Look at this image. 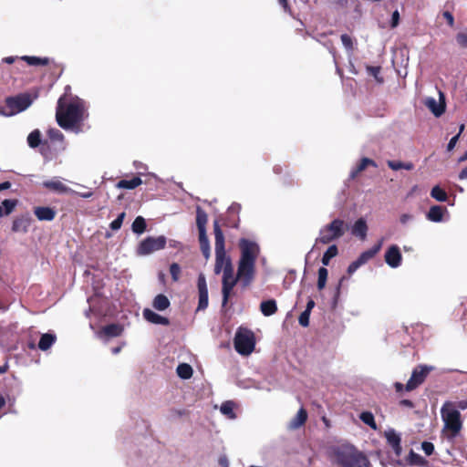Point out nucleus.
Returning <instances> with one entry per match:
<instances>
[{"label":"nucleus","mask_w":467,"mask_h":467,"mask_svg":"<svg viewBox=\"0 0 467 467\" xmlns=\"http://www.w3.org/2000/svg\"><path fill=\"white\" fill-rule=\"evenodd\" d=\"M88 116L85 102L78 97L70 98L69 101H67V95L58 99L56 108V120L63 130H72L76 133L81 132Z\"/></svg>","instance_id":"nucleus-1"},{"label":"nucleus","mask_w":467,"mask_h":467,"mask_svg":"<svg viewBox=\"0 0 467 467\" xmlns=\"http://www.w3.org/2000/svg\"><path fill=\"white\" fill-rule=\"evenodd\" d=\"M241 256L238 262L236 279L242 287H248L255 276V262L259 254V246L253 241L242 238L239 242Z\"/></svg>","instance_id":"nucleus-2"},{"label":"nucleus","mask_w":467,"mask_h":467,"mask_svg":"<svg viewBox=\"0 0 467 467\" xmlns=\"http://www.w3.org/2000/svg\"><path fill=\"white\" fill-rule=\"evenodd\" d=\"M441 416L444 423L442 432L448 440H454L463 426L460 410H455L450 401H445L441 408Z\"/></svg>","instance_id":"nucleus-3"},{"label":"nucleus","mask_w":467,"mask_h":467,"mask_svg":"<svg viewBox=\"0 0 467 467\" xmlns=\"http://www.w3.org/2000/svg\"><path fill=\"white\" fill-rule=\"evenodd\" d=\"M213 234L215 246L214 273L218 275L222 271H226L228 265H230V272L234 271L232 260L229 256L226 255L224 235L218 220L213 221Z\"/></svg>","instance_id":"nucleus-4"},{"label":"nucleus","mask_w":467,"mask_h":467,"mask_svg":"<svg viewBox=\"0 0 467 467\" xmlns=\"http://www.w3.org/2000/svg\"><path fill=\"white\" fill-rule=\"evenodd\" d=\"M38 97V92L36 91L32 96L30 93H19L16 96L6 97L5 99V106L0 105V115L5 117H11L16 115L28 109L33 101Z\"/></svg>","instance_id":"nucleus-5"},{"label":"nucleus","mask_w":467,"mask_h":467,"mask_svg":"<svg viewBox=\"0 0 467 467\" xmlns=\"http://www.w3.org/2000/svg\"><path fill=\"white\" fill-rule=\"evenodd\" d=\"M336 458L341 467H372L367 455L354 447L337 451Z\"/></svg>","instance_id":"nucleus-6"},{"label":"nucleus","mask_w":467,"mask_h":467,"mask_svg":"<svg viewBox=\"0 0 467 467\" xmlns=\"http://www.w3.org/2000/svg\"><path fill=\"white\" fill-rule=\"evenodd\" d=\"M348 229V225L341 219H335L330 223L325 225L319 231V235L316 239V244H328L333 241L341 238Z\"/></svg>","instance_id":"nucleus-7"},{"label":"nucleus","mask_w":467,"mask_h":467,"mask_svg":"<svg viewBox=\"0 0 467 467\" xmlns=\"http://www.w3.org/2000/svg\"><path fill=\"white\" fill-rule=\"evenodd\" d=\"M431 370V367L427 365H418L413 368L411 376L405 385L400 382L394 383L395 391L397 393H401L404 390L412 391L416 389L426 380Z\"/></svg>","instance_id":"nucleus-8"},{"label":"nucleus","mask_w":467,"mask_h":467,"mask_svg":"<svg viewBox=\"0 0 467 467\" xmlns=\"http://www.w3.org/2000/svg\"><path fill=\"white\" fill-rule=\"evenodd\" d=\"M234 346L237 353L243 356L250 355L255 347V337L252 330L239 327L234 338Z\"/></svg>","instance_id":"nucleus-9"},{"label":"nucleus","mask_w":467,"mask_h":467,"mask_svg":"<svg viewBox=\"0 0 467 467\" xmlns=\"http://www.w3.org/2000/svg\"><path fill=\"white\" fill-rule=\"evenodd\" d=\"M207 222L208 215L206 212L198 206L196 209V225L199 232V244L201 252L206 260L211 255L210 243L206 234Z\"/></svg>","instance_id":"nucleus-10"},{"label":"nucleus","mask_w":467,"mask_h":467,"mask_svg":"<svg viewBox=\"0 0 467 467\" xmlns=\"http://www.w3.org/2000/svg\"><path fill=\"white\" fill-rule=\"evenodd\" d=\"M165 245L166 238L163 235L158 237L148 236L140 243L137 252L140 255H147L165 248Z\"/></svg>","instance_id":"nucleus-11"},{"label":"nucleus","mask_w":467,"mask_h":467,"mask_svg":"<svg viewBox=\"0 0 467 467\" xmlns=\"http://www.w3.org/2000/svg\"><path fill=\"white\" fill-rule=\"evenodd\" d=\"M237 281H239V279L234 277V271L230 272V265H228L226 271H223L222 280L223 306H226L228 303Z\"/></svg>","instance_id":"nucleus-12"},{"label":"nucleus","mask_w":467,"mask_h":467,"mask_svg":"<svg viewBox=\"0 0 467 467\" xmlns=\"http://www.w3.org/2000/svg\"><path fill=\"white\" fill-rule=\"evenodd\" d=\"M197 288L199 296L197 311L205 310L208 307L209 298L206 278L202 273L198 275Z\"/></svg>","instance_id":"nucleus-13"},{"label":"nucleus","mask_w":467,"mask_h":467,"mask_svg":"<svg viewBox=\"0 0 467 467\" xmlns=\"http://www.w3.org/2000/svg\"><path fill=\"white\" fill-rule=\"evenodd\" d=\"M385 262L392 268H397L401 265L402 255L400 248L396 244H392L385 253Z\"/></svg>","instance_id":"nucleus-14"},{"label":"nucleus","mask_w":467,"mask_h":467,"mask_svg":"<svg viewBox=\"0 0 467 467\" xmlns=\"http://www.w3.org/2000/svg\"><path fill=\"white\" fill-rule=\"evenodd\" d=\"M32 223V218L29 214L21 215L13 221L12 231L14 233H27Z\"/></svg>","instance_id":"nucleus-15"},{"label":"nucleus","mask_w":467,"mask_h":467,"mask_svg":"<svg viewBox=\"0 0 467 467\" xmlns=\"http://www.w3.org/2000/svg\"><path fill=\"white\" fill-rule=\"evenodd\" d=\"M440 96L441 99V101L440 102H437L434 98H428L425 102V105L433 113L435 117L441 116L445 111V102L443 94L440 93Z\"/></svg>","instance_id":"nucleus-16"},{"label":"nucleus","mask_w":467,"mask_h":467,"mask_svg":"<svg viewBox=\"0 0 467 467\" xmlns=\"http://www.w3.org/2000/svg\"><path fill=\"white\" fill-rule=\"evenodd\" d=\"M34 214L39 221H53L57 212L54 208L47 206H36L34 208Z\"/></svg>","instance_id":"nucleus-17"},{"label":"nucleus","mask_w":467,"mask_h":467,"mask_svg":"<svg viewBox=\"0 0 467 467\" xmlns=\"http://www.w3.org/2000/svg\"><path fill=\"white\" fill-rule=\"evenodd\" d=\"M143 317L150 323L156 325L169 326V318L162 317L150 308H145L142 312Z\"/></svg>","instance_id":"nucleus-18"},{"label":"nucleus","mask_w":467,"mask_h":467,"mask_svg":"<svg viewBox=\"0 0 467 467\" xmlns=\"http://www.w3.org/2000/svg\"><path fill=\"white\" fill-rule=\"evenodd\" d=\"M383 238H381L370 249L361 253L360 255L358 257L357 261L362 265L370 259H372L380 251L383 244Z\"/></svg>","instance_id":"nucleus-19"},{"label":"nucleus","mask_w":467,"mask_h":467,"mask_svg":"<svg viewBox=\"0 0 467 467\" xmlns=\"http://www.w3.org/2000/svg\"><path fill=\"white\" fill-rule=\"evenodd\" d=\"M123 327L119 324H109L101 328V330L99 333V337H117L122 335L123 333Z\"/></svg>","instance_id":"nucleus-20"},{"label":"nucleus","mask_w":467,"mask_h":467,"mask_svg":"<svg viewBox=\"0 0 467 467\" xmlns=\"http://www.w3.org/2000/svg\"><path fill=\"white\" fill-rule=\"evenodd\" d=\"M43 186L52 192H56L58 193H66L71 192V189L69 187H67L62 182L57 179L44 182Z\"/></svg>","instance_id":"nucleus-21"},{"label":"nucleus","mask_w":467,"mask_h":467,"mask_svg":"<svg viewBox=\"0 0 467 467\" xmlns=\"http://www.w3.org/2000/svg\"><path fill=\"white\" fill-rule=\"evenodd\" d=\"M351 233L353 235L359 237L361 240H365L368 233V225L365 219H358L352 226Z\"/></svg>","instance_id":"nucleus-22"},{"label":"nucleus","mask_w":467,"mask_h":467,"mask_svg":"<svg viewBox=\"0 0 467 467\" xmlns=\"http://www.w3.org/2000/svg\"><path fill=\"white\" fill-rule=\"evenodd\" d=\"M386 438L388 444L393 449L395 453L400 456L402 451L400 435L391 431L386 433Z\"/></svg>","instance_id":"nucleus-23"},{"label":"nucleus","mask_w":467,"mask_h":467,"mask_svg":"<svg viewBox=\"0 0 467 467\" xmlns=\"http://www.w3.org/2000/svg\"><path fill=\"white\" fill-rule=\"evenodd\" d=\"M142 183V180L139 176H134L130 180H119L116 187L119 189L133 190Z\"/></svg>","instance_id":"nucleus-24"},{"label":"nucleus","mask_w":467,"mask_h":467,"mask_svg":"<svg viewBox=\"0 0 467 467\" xmlns=\"http://www.w3.org/2000/svg\"><path fill=\"white\" fill-rule=\"evenodd\" d=\"M260 310L265 317H270L277 312V306L275 299H268L261 302Z\"/></svg>","instance_id":"nucleus-25"},{"label":"nucleus","mask_w":467,"mask_h":467,"mask_svg":"<svg viewBox=\"0 0 467 467\" xmlns=\"http://www.w3.org/2000/svg\"><path fill=\"white\" fill-rule=\"evenodd\" d=\"M377 167V163L372 159L364 157L360 160L357 167L351 171V178H356L361 171H363L368 166Z\"/></svg>","instance_id":"nucleus-26"},{"label":"nucleus","mask_w":467,"mask_h":467,"mask_svg":"<svg viewBox=\"0 0 467 467\" xmlns=\"http://www.w3.org/2000/svg\"><path fill=\"white\" fill-rule=\"evenodd\" d=\"M170 305L171 302L169 298L163 294L157 295L152 302V306L158 311L166 310L170 306Z\"/></svg>","instance_id":"nucleus-27"},{"label":"nucleus","mask_w":467,"mask_h":467,"mask_svg":"<svg viewBox=\"0 0 467 467\" xmlns=\"http://www.w3.org/2000/svg\"><path fill=\"white\" fill-rule=\"evenodd\" d=\"M56 340L57 337L54 334H43L38 342V348L39 349L46 351L51 348V346L56 342Z\"/></svg>","instance_id":"nucleus-28"},{"label":"nucleus","mask_w":467,"mask_h":467,"mask_svg":"<svg viewBox=\"0 0 467 467\" xmlns=\"http://www.w3.org/2000/svg\"><path fill=\"white\" fill-rule=\"evenodd\" d=\"M445 211V208L439 206V205H433L430 208L427 218L431 222H441L442 221L443 213Z\"/></svg>","instance_id":"nucleus-29"},{"label":"nucleus","mask_w":467,"mask_h":467,"mask_svg":"<svg viewBox=\"0 0 467 467\" xmlns=\"http://www.w3.org/2000/svg\"><path fill=\"white\" fill-rule=\"evenodd\" d=\"M21 59L26 61L27 65L34 67L47 66L50 62L47 57H38L34 56H24Z\"/></svg>","instance_id":"nucleus-30"},{"label":"nucleus","mask_w":467,"mask_h":467,"mask_svg":"<svg viewBox=\"0 0 467 467\" xmlns=\"http://www.w3.org/2000/svg\"><path fill=\"white\" fill-rule=\"evenodd\" d=\"M177 375L182 379H189L192 378L193 370L191 365L187 363H181L176 368Z\"/></svg>","instance_id":"nucleus-31"},{"label":"nucleus","mask_w":467,"mask_h":467,"mask_svg":"<svg viewBox=\"0 0 467 467\" xmlns=\"http://www.w3.org/2000/svg\"><path fill=\"white\" fill-rule=\"evenodd\" d=\"M147 223L142 216H137L132 223L131 230L134 234H141L146 231Z\"/></svg>","instance_id":"nucleus-32"},{"label":"nucleus","mask_w":467,"mask_h":467,"mask_svg":"<svg viewBox=\"0 0 467 467\" xmlns=\"http://www.w3.org/2000/svg\"><path fill=\"white\" fill-rule=\"evenodd\" d=\"M338 254V248L336 244L330 245L324 253L321 262L324 265H328L330 260Z\"/></svg>","instance_id":"nucleus-33"},{"label":"nucleus","mask_w":467,"mask_h":467,"mask_svg":"<svg viewBox=\"0 0 467 467\" xmlns=\"http://www.w3.org/2000/svg\"><path fill=\"white\" fill-rule=\"evenodd\" d=\"M388 166L393 171H399L401 169L411 171L414 168L412 162H402L400 161H388Z\"/></svg>","instance_id":"nucleus-34"},{"label":"nucleus","mask_w":467,"mask_h":467,"mask_svg":"<svg viewBox=\"0 0 467 467\" xmlns=\"http://www.w3.org/2000/svg\"><path fill=\"white\" fill-rule=\"evenodd\" d=\"M306 420H307V412L304 408H301L297 411V413H296L295 419L292 420L291 424L294 428H299L306 423Z\"/></svg>","instance_id":"nucleus-35"},{"label":"nucleus","mask_w":467,"mask_h":467,"mask_svg":"<svg viewBox=\"0 0 467 467\" xmlns=\"http://www.w3.org/2000/svg\"><path fill=\"white\" fill-rule=\"evenodd\" d=\"M431 196L438 202H446L448 199L447 192L439 185H436L431 189Z\"/></svg>","instance_id":"nucleus-36"},{"label":"nucleus","mask_w":467,"mask_h":467,"mask_svg":"<svg viewBox=\"0 0 467 467\" xmlns=\"http://www.w3.org/2000/svg\"><path fill=\"white\" fill-rule=\"evenodd\" d=\"M27 143L31 148H36L41 143V132L39 130H34L27 137Z\"/></svg>","instance_id":"nucleus-37"},{"label":"nucleus","mask_w":467,"mask_h":467,"mask_svg":"<svg viewBox=\"0 0 467 467\" xmlns=\"http://www.w3.org/2000/svg\"><path fill=\"white\" fill-rule=\"evenodd\" d=\"M359 419L371 429L377 430V423L374 415L370 411H363L359 415Z\"/></svg>","instance_id":"nucleus-38"},{"label":"nucleus","mask_w":467,"mask_h":467,"mask_svg":"<svg viewBox=\"0 0 467 467\" xmlns=\"http://www.w3.org/2000/svg\"><path fill=\"white\" fill-rule=\"evenodd\" d=\"M234 403L229 400L222 404L220 410L223 415L227 416L229 419H234L236 415L234 411Z\"/></svg>","instance_id":"nucleus-39"},{"label":"nucleus","mask_w":467,"mask_h":467,"mask_svg":"<svg viewBox=\"0 0 467 467\" xmlns=\"http://www.w3.org/2000/svg\"><path fill=\"white\" fill-rule=\"evenodd\" d=\"M328 271L325 267H320L318 269V278H317V288L318 290H323L326 286L327 280Z\"/></svg>","instance_id":"nucleus-40"},{"label":"nucleus","mask_w":467,"mask_h":467,"mask_svg":"<svg viewBox=\"0 0 467 467\" xmlns=\"http://www.w3.org/2000/svg\"><path fill=\"white\" fill-rule=\"evenodd\" d=\"M17 202L18 201L16 199H5L2 202V207H3V210H4V214H10L14 209L16 208V206L17 205Z\"/></svg>","instance_id":"nucleus-41"},{"label":"nucleus","mask_w":467,"mask_h":467,"mask_svg":"<svg viewBox=\"0 0 467 467\" xmlns=\"http://www.w3.org/2000/svg\"><path fill=\"white\" fill-rule=\"evenodd\" d=\"M380 70H381L380 67H374V66H368L367 67V72L370 76L374 77V78L379 83H382L383 82V78L380 77Z\"/></svg>","instance_id":"nucleus-42"},{"label":"nucleus","mask_w":467,"mask_h":467,"mask_svg":"<svg viewBox=\"0 0 467 467\" xmlns=\"http://www.w3.org/2000/svg\"><path fill=\"white\" fill-rule=\"evenodd\" d=\"M125 217H126V213L125 212L120 213L118 215V217L110 223V224H109L110 229L112 231L119 230L123 223Z\"/></svg>","instance_id":"nucleus-43"},{"label":"nucleus","mask_w":467,"mask_h":467,"mask_svg":"<svg viewBox=\"0 0 467 467\" xmlns=\"http://www.w3.org/2000/svg\"><path fill=\"white\" fill-rule=\"evenodd\" d=\"M170 273L171 275V278L174 282H177L180 279L181 275V266L177 263H172L170 265Z\"/></svg>","instance_id":"nucleus-44"},{"label":"nucleus","mask_w":467,"mask_h":467,"mask_svg":"<svg viewBox=\"0 0 467 467\" xmlns=\"http://www.w3.org/2000/svg\"><path fill=\"white\" fill-rule=\"evenodd\" d=\"M185 415H188V411L186 410L171 409L170 410V419L171 420H175V419L181 418Z\"/></svg>","instance_id":"nucleus-45"},{"label":"nucleus","mask_w":467,"mask_h":467,"mask_svg":"<svg viewBox=\"0 0 467 467\" xmlns=\"http://www.w3.org/2000/svg\"><path fill=\"white\" fill-rule=\"evenodd\" d=\"M340 38H341L342 44L348 50L353 49V41H352V38L350 37V36H348V34H343V35H341Z\"/></svg>","instance_id":"nucleus-46"},{"label":"nucleus","mask_w":467,"mask_h":467,"mask_svg":"<svg viewBox=\"0 0 467 467\" xmlns=\"http://www.w3.org/2000/svg\"><path fill=\"white\" fill-rule=\"evenodd\" d=\"M309 317H310V313L303 311L298 317V322H299L300 326H302L304 327H308L309 326Z\"/></svg>","instance_id":"nucleus-47"},{"label":"nucleus","mask_w":467,"mask_h":467,"mask_svg":"<svg viewBox=\"0 0 467 467\" xmlns=\"http://www.w3.org/2000/svg\"><path fill=\"white\" fill-rule=\"evenodd\" d=\"M421 449L427 456H430L434 451V445L430 441H423L421 443Z\"/></svg>","instance_id":"nucleus-48"},{"label":"nucleus","mask_w":467,"mask_h":467,"mask_svg":"<svg viewBox=\"0 0 467 467\" xmlns=\"http://www.w3.org/2000/svg\"><path fill=\"white\" fill-rule=\"evenodd\" d=\"M456 41L462 47H467V33H458Z\"/></svg>","instance_id":"nucleus-49"},{"label":"nucleus","mask_w":467,"mask_h":467,"mask_svg":"<svg viewBox=\"0 0 467 467\" xmlns=\"http://www.w3.org/2000/svg\"><path fill=\"white\" fill-rule=\"evenodd\" d=\"M350 2V4L352 5H354V9H355V12H357L358 14H360L361 13V9H360V3H359V0H339V3L341 5H348V3Z\"/></svg>","instance_id":"nucleus-50"},{"label":"nucleus","mask_w":467,"mask_h":467,"mask_svg":"<svg viewBox=\"0 0 467 467\" xmlns=\"http://www.w3.org/2000/svg\"><path fill=\"white\" fill-rule=\"evenodd\" d=\"M399 23H400V13L398 10H395L391 16L390 27L391 28L397 27Z\"/></svg>","instance_id":"nucleus-51"},{"label":"nucleus","mask_w":467,"mask_h":467,"mask_svg":"<svg viewBox=\"0 0 467 467\" xmlns=\"http://www.w3.org/2000/svg\"><path fill=\"white\" fill-rule=\"evenodd\" d=\"M450 403L454 405L455 410H464L467 409V400H462L459 401H450Z\"/></svg>","instance_id":"nucleus-52"},{"label":"nucleus","mask_w":467,"mask_h":467,"mask_svg":"<svg viewBox=\"0 0 467 467\" xmlns=\"http://www.w3.org/2000/svg\"><path fill=\"white\" fill-rule=\"evenodd\" d=\"M442 16L446 19L447 24L451 27L454 26V17H453L452 14L450 11H444L442 13Z\"/></svg>","instance_id":"nucleus-53"},{"label":"nucleus","mask_w":467,"mask_h":467,"mask_svg":"<svg viewBox=\"0 0 467 467\" xmlns=\"http://www.w3.org/2000/svg\"><path fill=\"white\" fill-rule=\"evenodd\" d=\"M361 266V265L357 261L355 260L354 262H352L348 267V273L349 275H352L353 273H355L359 267Z\"/></svg>","instance_id":"nucleus-54"},{"label":"nucleus","mask_w":467,"mask_h":467,"mask_svg":"<svg viewBox=\"0 0 467 467\" xmlns=\"http://www.w3.org/2000/svg\"><path fill=\"white\" fill-rule=\"evenodd\" d=\"M399 406L409 408V409H413L415 407V404L410 400L404 399V400H400L399 401Z\"/></svg>","instance_id":"nucleus-55"},{"label":"nucleus","mask_w":467,"mask_h":467,"mask_svg":"<svg viewBox=\"0 0 467 467\" xmlns=\"http://www.w3.org/2000/svg\"><path fill=\"white\" fill-rule=\"evenodd\" d=\"M459 137H460V133H458L457 135H455L454 137H452L450 140V141H449V143L447 145V150L449 151L451 150L455 147V145H456V143H457V141L459 140Z\"/></svg>","instance_id":"nucleus-56"},{"label":"nucleus","mask_w":467,"mask_h":467,"mask_svg":"<svg viewBox=\"0 0 467 467\" xmlns=\"http://www.w3.org/2000/svg\"><path fill=\"white\" fill-rule=\"evenodd\" d=\"M218 462L220 464V466L222 467H228L229 466V462H228V459L225 455H222L219 457V460H218Z\"/></svg>","instance_id":"nucleus-57"},{"label":"nucleus","mask_w":467,"mask_h":467,"mask_svg":"<svg viewBox=\"0 0 467 467\" xmlns=\"http://www.w3.org/2000/svg\"><path fill=\"white\" fill-rule=\"evenodd\" d=\"M314 306H315V301L313 299H309L306 304V307L304 311L311 313Z\"/></svg>","instance_id":"nucleus-58"},{"label":"nucleus","mask_w":467,"mask_h":467,"mask_svg":"<svg viewBox=\"0 0 467 467\" xmlns=\"http://www.w3.org/2000/svg\"><path fill=\"white\" fill-rule=\"evenodd\" d=\"M71 88L70 86H66L65 88V93L62 95V96H66L67 95V101H69L70 98H75L76 96H72L71 93Z\"/></svg>","instance_id":"nucleus-59"},{"label":"nucleus","mask_w":467,"mask_h":467,"mask_svg":"<svg viewBox=\"0 0 467 467\" xmlns=\"http://www.w3.org/2000/svg\"><path fill=\"white\" fill-rule=\"evenodd\" d=\"M49 135L51 137H63L62 133L58 130H50Z\"/></svg>","instance_id":"nucleus-60"},{"label":"nucleus","mask_w":467,"mask_h":467,"mask_svg":"<svg viewBox=\"0 0 467 467\" xmlns=\"http://www.w3.org/2000/svg\"><path fill=\"white\" fill-rule=\"evenodd\" d=\"M279 4L283 6L285 11L290 10L288 0H278Z\"/></svg>","instance_id":"nucleus-61"},{"label":"nucleus","mask_w":467,"mask_h":467,"mask_svg":"<svg viewBox=\"0 0 467 467\" xmlns=\"http://www.w3.org/2000/svg\"><path fill=\"white\" fill-rule=\"evenodd\" d=\"M11 187V183L9 182H4L0 183V192L4 190H7Z\"/></svg>","instance_id":"nucleus-62"},{"label":"nucleus","mask_w":467,"mask_h":467,"mask_svg":"<svg viewBox=\"0 0 467 467\" xmlns=\"http://www.w3.org/2000/svg\"><path fill=\"white\" fill-rule=\"evenodd\" d=\"M460 180L467 179V166L459 173Z\"/></svg>","instance_id":"nucleus-63"},{"label":"nucleus","mask_w":467,"mask_h":467,"mask_svg":"<svg viewBox=\"0 0 467 467\" xmlns=\"http://www.w3.org/2000/svg\"><path fill=\"white\" fill-rule=\"evenodd\" d=\"M16 60V57H4L3 58V62L6 63V64H13Z\"/></svg>","instance_id":"nucleus-64"}]
</instances>
